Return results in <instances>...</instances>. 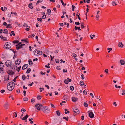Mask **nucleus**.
Returning <instances> with one entry per match:
<instances>
[{
    "instance_id": "1",
    "label": "nucleus",
    "mask_w": 125,
    "mask_h": 125,
    "mask_svg": "<svg viewBox=\"0 0 125 125\" xmlns=\"http://www.w3.org/2000/svg\"><path fill=\"white\" fill-rule=\"evenodd\" d=\"M15 85V84L14 82L12 81L9 82L7 86V89L9 91H11L14 87Z\"/></svg>"
},
{
    "instance_id": "2",
    "label": "nucleus",
    "mask_w": 125,
    "mask_h": 125,
    "mask_svg": "<svg viewBox=\"0 0 125 125\" xmlns=\"http://www.w3.org/2000/svg\"><path fill=\"white\" fill-rule=\"evenodd\" d=\"M11 61L10 60L7 61L5 63V64L7 67H9L10 66V68L11 69H13V68L15 69V65H11Z\"/></svg>"
},
{
    "instance_id": "3",
    "label": "nucleus",
    "mask_w": 125,
    "mask_h": 125,
    "mask_svg": "<svg viewBox=\"0 0 125 125\" xmlns=\"http://www.w3.org/2000/svg\"><path fill=\"white\" fill-rule=\"evenodd\" d=\"M11 46V44L9 42L6 43L4 45V48L5 49H7L10 48Z\"/></svg>"
},
{
    "instance_id": "4",
    "label": "nucleus",
    "mask_w": 125,
    "mask_h": 125,
    "mask_svg": "<svg viewBox=\"0 0 125 125\" xmlns=\"http://www.w3.org/2000/svg\"><path fill=\"white\" fill-rule=\"evenodd\" d=\"M34 55H42V52L41 51H39L35 49L34 52Z\"/></svg>"
},
{
    "instance_id": "5",
    "label": "nucleus",
    "mask_w": 125,
    "mask_h": 125,
    "mask_svg": "<svg viewBox=\"0 0 125 125\" xmlns=\"http://www.w3.org/2000/svg\"><path fill=\"white\" fill-rule=\"evenodd\" d=\"M72 109L74 113H76V114H77L80 113L79 110L76 107H74Z\"/></svg>"
},
{
    "instance_id": "6",
    "label": "nucleus",
    "mask_w": 125,
    "mask_h": 125,
    "mask_svg": "<svg viewBox=\"0 0 125 125\" xmlns=\"http://www.w3.org/2000/svg\"><path fill=\"white\" fill-rule=\"evenodd\" d=\"M43 106V105L40 104H37L35 105V107L36 108L37 110L39 111L40 109Z\"/></svg>"
},
{
    "instance_id": "7",
    "label": "nucleus",
    "mask_w": 125,
    "mask_h": 125,
    "mask_svg": "<svg viewBox=\"0 0 125 125\" xmlns=\"http://www.w3.org/2000/svg\"><path fill=\"white\" fill-rule=\"evenodd\" d=\"M7 72L8 74L10 75H11L14 73V72L12 70H9L8 71H7Z\"/></svg>"
},
{
    "instance_id": "8",
    "label": "nucleus",
    "mask_w": 125,
    "mask_h": 125,
    "mask_svg": "<svg viewBox=\"0 0 125 125\" xmlns=\"http://www.w3.org/2000/svg\"><path fill=\"white\" fill-rule=\"evenodd\" d=\"M9 104L7 103H6L3 106L5 109L7 110Z\"/></svg>"
},
{
    "instance_id": "9",
    "label": "nucleus",
    "mask_w": 125,
    "mask_h": 125,
    "mask_svg": "<svg viewBox=\"0 0 125 125\" xmlns=\"http://www.w3.org/2000/svg\"><path fill=\"white\" fill-rule=\"evenodd\" d=\"M21 62V60H17L15 61V63L16 65H18L20 64Z\"/></svg>"
},
{
    "instance_id": "10",
    "label": "nucleus",
    "mask_w": 125,
    "mask_h": 125,
    "mask_svg": "<svg viewBox=\"0 0 125 125\" xmlns=\"http://www.w3.org/2000/svg\"><path fill=\"white\" fill-rule=\"evenodd\" d=\"M88 113L89 116L91 118H93L94 117V115L93 112H89Z\"/></svg>"
},
{
    "instance_id": "11",
    "label": "nucleus",
    "mask_w": 125,
    "mask_h": 125,
    "mask_svg": "<svg viewBox=\"0 0 125 125\" xmlns=\"http://www.w3.org/2000/svg\"><path fill=\"white\" fill-rule=\"evenodd\" d=\"M50 112V109L48 107L46 106V109H45V110L44 112V113H49Z\"/></svg>"
},
{
    "instance_id": "12",
    "label": "nucleus",
    "mask_w": 125,
    "mask_h": 125,
    "mask_svg": "<svg viewBox=\"0 0 125 125\" xmlns=\"http://www.w3.org/2000/svg\"><path fill=\"white\" fill-rule=\"evenodd\" d=\"M29 116L27 114L26 116L23 117V118H22L21 119L22 120H26L27 118Z\"/></svg>"
},
{
    "instance_id": "13",
    "label": "nucleus",
    "mask_w": 125,
    "mask_h": 125,
    "mask_svg": "<svg viewBox=\"0 0 125 125\" xmlns=\"http://www.w3.org/2000/svg\"><path fill=\"white\" fill-rule=\"evenodd\" d=\"M120 62L121 65H124L125 64V61L122 60H120Z\"/></svg>"
},
{
    "instance_id": "14",
    "label": "nucleus",
    "mask_w": 125,
    "mask_h": 125,
    "mask_svg": "<svg viewBox=\"0 0 125 125\" xmlns=\"http://www.w3.org/2000/svg\"><path fill=\"white\" fill-rule=\"evenodd\" d=\"M28 66V65L27 64H25L22 67V69L24 70Z\"/></svg>"
},
{
    "instance_id": "15",
    "label": "nucleus",
    "mask_w": 125,
    "mask_h": 125,
    "mask_svg": "<svg viewBox=\"0 0 125 125\" xmlns=\"http://www.w3.org/2000/svg\"><path fill=\"white\" fill-rule=\"evenodd\" d=\"M4 65H0V73H1V71H3V69Z\"/></svg>"
},
{
    "instance_id": "16",
    "label": "nucleus",
    "mask_w": 125,
    "mask_h": 125,
    "mask_svg": "<svg viewBox=\"0 0 125 125\" xmlns=\"http://www.w3.org/2000/svg\"><path fill=\"white\" fill-rule=\"evenodd\" d=\"M78 99L77 98H76L73 97H72V100L74 102H75L78 100Z\"/></svg>"
},
{
    "instance_id": "17",
    "label": "nucleus",
    "mask_w": 125,
    "mask_h": 125,
    "mask_svg": "<svg viewBox=\"0 0 125 125\" xmlns=\"http://www.w3.org/2000/svg\"><path fill=\"white\" fill-rule=\"evenodd\" d=\"M16 47V49L17 50H19L20 49L22 48V46L21 44L20 45H18Z\"/></svg>"
},
{
    "instance_id": "18",
    "label": "nucleus",
    "mask_w": 125,
    "mask_h": 125,
    "mask_svg": "<svg viewBox=\"0 0 125 125\" xmlns=\"http://www.w3.org/2000/svg\"><path fill=\"white\" fill-rule=\"evenodd\" d=\"M118 46L122 48L123 46V44L121 42H120L118 44Z\"/></svg>"
},
{
    "instance_id": "19",
    "label": "nucleus",
    "mask_w": 125,
    "mask_h": 125,
    "mask_svg": "<svg viewBox=\"0 0 125 125\" xmlns=\"http://www.w3.org/2000/svg\"><path fill=\"white\" fill-rule=\"evenodd\" d=\"M21 68V66L18 67L17 66H16V69L18 72H19V71L20 69Z\"/></svg>"
},
{
    "instance_id": "20",
    "label": "nucleus",
    "mask_w": 125,
    "mask_h": 125,
    "mask_svg": "<svg viewBox=\"0 0 125 125\" xmlns=\"http://www.w3.org/2000/svg\"><path fill=\"white\" fill-rule=\"evenodd\" d=\"M29 64L30 65H32L33 64L32 62L31 61V60L29 59L28 61Z\"/></svg>"
},
{
    "instance_id": "21",
    "label": "nucleus",
    "mask_w": 125,
    "mask_h": 125,
    "mask_svg": "<svg viewBox=\"0 0 125 125\" xmlns=\"http://www.w3.org/2000/svg\"><path fill=\"white\" fill-rule=\"evenodd\" d=\"M3 32L4 33L8 34V31L7 29H4L3 30Z\"/></svg>"
},
{
    "instance_id": "22",
    "label": "nucleus",
    "mask_w": 125,
    "mask_h": 125,
    "mask_svg": "<svg viewBox=\"0 0 125 125\" xmlns=\"http://www.w3.org/2000/svg\"><path fill=\"white\" fill-rule=\"evenodd\" d=\"M76 15L78 17V19L80 20H81V18H80V17H79V16L80 15V14L79 13H78V12H77V13H76Z\"/></svg>"
},
{
    "instance_id": "23",
    "label": "nucleus",
    "mask_w": 125,
    "mask_h": 125,
    "mask_svg": "<svg viewBox=\"0 0 125 125\" xmlns=\"http://www.w3.org/2000/svg\"><path fill=\"white\" fill-rule=\"evenodd\" d=\"M46 106H45L44 107L42 106V107L41 108V110L43 112H44L45 110V109H46Z\"/></svg>"
},
{
    "instance_id": "24",
    "label": "nucleus",
    "mask_w": 125,
    "mask_h": 125,
    "mask_svg": "<svg viewBox=\"0 0 125 125\" xmlns=\"http://www.w3.org/2000/svg\"><path fill=\"white\" fill-rule=\"evenodd\" d=\"M8 77L7 78V79H5L4 81H5L4 82H5V81H6V82L7 83L8 82V80H9V75H8Z\"/></svg>"
},
{
    "instance_id": "25",
    "label": "nucleus",
    "mask_w": 125,
    "mask_h": 125,
    "mask_svg": "<svg viewBox=\"0 0 125 125\" xmlns=\"http://www.w3.org/2000/svg\"><path fill=\"white\" fill-rule=\"evenodd\" d=\"M11 33H10V36H11L12 35L13 36H14L15 35V34L14 33V31H11Z\"/></svg>"
},
{
    "instance_id": "26",
    "label": "nucleus",
    "mask_w": 125,
    "mask_h": 125,
    "mask_svg": "<svg viewBox=\"0 0 125 125\" xmlns=\"http://www.w3.org/2000/svg\"><path fill=\"white\" fill-rule=\"evenodd\" d=\"M84 106L85 107H87L88 105V104L86 103L85 102H84L83 103Z\"/></svg>"
},
{
    "instance_id": "27",
    "label": "nucleus",
    "mask_w": 125,
    "mask_h": 125,
    "mask_svg": "<svg viewBox=\"0 0 125 125\" xmlns=\"http://www.w3.org/2000/svg\"><path fill=\"white\" fill-rule=\"evenodd\" d=\"M64 110L65 111L64 113L65 114H68L69 113V112L67 110V109H64Z\"/></svg>"
},
{
    "instance_id": "28",
    "label": "nucleus",
    "mask_w": 125,
    "mask_h": 125,
    "mask_svg": "<svg viewBox=\"0 0 125 125\" xmlns=\"http://www.w3.org/2000/svg\"><path fill=\"white\" fill-rule=\"evenodd\" d=\"M6 28H12V26H11L10 24H9L8 25H7Z\"/></svg>"
},
{
    "instance_id": "29",
    "label": "nucleus",
    "mask_w": 125,
    "mask_h": 125,
    "mask_svg": "<svg viewBox=\"0 0 125 125\" xmlns=\"http://www.w3.org/2000/svg\"><path fill=\"white\" fill-rule=\"evenodd\" d=\"M23 26L24 27H28L30 28V27L28 26L27 24H26L25 23H24L23 24Z\"/></svg>"
},
{
    "instance_id": "30",
    "label": "nucleus",
    "mask_w": 125,
    "mask_h": 125,
    "mask_svg": "<svg viewBox=\"0 0 125 125\" xmlns=\"http://www.w3.org/2000/svg\"><path fill=\"white\" fill-rule=\"evenodd\" d=\"M42 1H43L42 0H38L37 2L36 3V4L37 5L39 3H40V2H42Z\"/></svg>"
},
{
    "instance_id": "31",
    "label": "nucleus",
    "mask_w": 125,
    "mask_h": 125,
    "mask_svg": "<svg viewBox=\"0 0 125 125\" xmlns=\"http://www.w3.org/2000/svg\"><path fill=\"white\" fill-rule=\"evenodd\" d=\"M31 69L30 68H29L27 69V71L26 72V73H28L31 72Z\"/></svg>"
},
{
    "instance_id": "32",
    "label": "nucleus",
    "mask_w": 125,
    "mask_h": 125,
    "mask_svg": "<svg viewBox=\"0 0 125 125\" xmlns=\"http://www.w3.org/2000/svg\"><path fill=\"white\" fill-rule=\"evenodd\" d=\"M80 86H83V84L84 83V82L82 81H80Z\"/></svg>"
},
{
    "instance_id": "33",
    "label": "nucleus",
    "mask_w": 125,
    "mask_h": 125,
    "mask_svg": "<svg viewBox=\"0 0 125 125\" xmlns=\"http://www.w3.org/2000/svg\"><path fill=\"white\" fill-rule=\"evenodd\" d=\"M56 113L58 116H59L60 115V113L58 111H56Z\"/></svg>"
},
{
    "instance_id": "34",
    "label": "nucleus",
    "mask_w": 125,
    "mask_h": 125,
    "mask_svg": "<svg viewBox=\"0 0 125 125\" xmlns=\"http://www.w3.org/2000/svg\"><path fill=\"white\" fill-rule=\"evenodd\" d=\"M19 42V41L18 40H15L13 42V43L14 44L15 43H17Z\"/></svg>"
},
{
    "instance_id": "35",
    "label": "nucleus",
    "mask_w": 125,
    "mask_h": 125,
    "mask_svg": "<svg viewBox=\"0 0 125 125\" xmlns=\"http://www.w3.org/2000/svg\"><path fill=\"white\" fill-rule=\"evenodd\" d=\"M37 99L39 100L41 99V96L38 95L37 96Z\"/></svg>"
},
{
    "instance_id": "36",
    "label": "nucleus",
    "mask_w": 125,
    "mask_h": 125,
    "mask_svg": "<svg viewBox=\"0 0 125 125\" xmlns=\"http://www.w3.org/2000/svg\"><path fill=\"white\" fill-rule=\"evenodd\" d=\"M64 82L66 84H68V81L66 79H65V80H64Z\"/></svg>"
},
{
    "instance_id": "37",
    "label": "nucleus",
    "mask_w": 125,
    "mask_h": 125,
    "mask_svg": "<svg viewBox=\"0 0 125 125\" xmlns=\"http://www.w3.org/2000/svg\"><path fill=\"white\" fill-rule=\"evenodd\" d=\"M70 89L72 91H73L74 90V88L73 86H71L70 87Z\"/></svg>"
},
{
    "instance_id": "38",
    "label": "nucleus",
    "mask_w": 125,
    "mask_h": 125,
    "mask_svg": "<svg viewBox=\"0 0 125 125\" xmlns=\"http://www.w3.org/2000/svg\"><path fill=\"white\" fill-rule=\"evenodd\" d=\"M22 78L23 80H24L26 78L25 76L24 75H23L22 76Z\"/></svg>"
},
{
    "instance_id": "39",
    "label": "nucleus",
    "mask_w": 125,
    "mask_h": 125,
    "mask_svg": "<svg viewBox=\"0 0 125 125\" xmlns=\"http://www.w3.org/2000/svg\"><path fill=\"white\" fill-rule=\"evenodd\" d=\"M75 8V7L74 5L72 6V11H73L74 10V9Z\"/></svg>"
},
{
    "instance_id": "40",
    "label": "nucleus",
    "mask_w": 125,
    "mask_h": 125,
    "mask_svg": "<svg viewBox=\"0 0 125 125\" xmlns=\"http://www.w3.org/2000/svg\"><path fill=\"white\" fill-rule=\"evenodd\" d=\"M47 11L48 12V14L49 13V14H50L51 13V11L50 9H47Z\"/></svg>"
},
{
    "instance_id": "41",
    "label": "nucleus",
    "mask_w": 125,
    "mask_h": 125,
    "mask_svg": "<svg viewBox=\"0 0 125 125\" xmlns=\"http://www.w3.org/2000/svg\"><path fill=\"white\" fill-rule=\"evenodd\" d=\"M69 118V117H63V119H65L66 121H68V119Z\"/></svg>"
},
{
    "instance_id": "42",
    "label": "nucleus",
    "mask_w": 125,
    "mask_h": 125,
    "mask_svg": "<svg viewBox=\"0 0 125 125\" xmlns=\"http://www.w3.org/2000/svg\"><path fill=\"white\" fill-rule=\"evenodd\" d=\"M112 5L113 6H116L117 5V4L115 3V1H113L112 2Z\"/></svg>"
},
{
    "instance_id": "43",
    "label": "nucleus",
    "mask_w": 125,
    "mask_h": 125,
    "mask_svg": "<svg viewBox=\"0 0 125 125\" xmlns=\"http://www.w3.org/2000/svg\"><path fill=\"white\" fill-rule=\"evenodd\" d=\"M37 20L38 21H40L41 22H42V19L41 18H37Z\"/></svg>"
},
{
    "instance_id": "44",
    "label": "nucleus",
    "mask_w": 125,
    "mask_h": 125,
    "mask_svg": "<svg viewBox=\"0 0 125 125\" xmlns=\"http://www.w3.org/2000/svg\"><path fill=\"white\" fill-rule=\"evenodd\" d=\"M24 101H27L28 100V99L27 97H24L23 99Z\"/></svg>"
},
{
    "instance_id": "45",
    "label": "nucleus",
    "mask_w": 125,
    "mask_h": 125,
    "mask_svg": "<svg viewBox=\"0 0 125 125\" xmlns=\"http://www.w3.org/2000/svg\"><path fill=\"white\" fill-rule=\"evenodd\" d=\"M28 7H29V8L32 9L33 8V6L32 5H29Z\"/></svg>"
},
{
    "instance_id": "46",
    "label": "nucleus",
    "mask_w": 125,
    "mask_h": 125,
    "mask_svg": "<svg viewBox=\"0 0 125 125\" xmlns=\"http://www.w3.org/2000/svg\"><path fill=\"white\" fill-rule=\"evenodd\" d=\"M18 76H16V77H15L14 78V79L13 80V81L15 82H16V79L18 77Z\"/></svg>"
},
{
    "instance_id": "47",
    "label": "nucleus",
    "mask_w": 125,
    "mask_h": 125,
    "mask_svg": "<svg viewBox=\"0 0 125 125\" xmlns=\"http://www.w3.org/2000/svg\"><path fill=\"white\" fill-rule=\"evenodd\" d=\"M21 41H24L25 42H26L27 43L28 42V41L26 40H24L23 39H22Z\"/></svg>"
},
{
    "instance_id": "48",
    "label": "nucleus",
    "mask_w": 125,
    "mask_h": 125,
    "mask_svg": "<svg viewBox=\"0 0 125 125\" xmlns=\"http://www.w3.org/2000/svg\"><path fill=\"white\" fill-rule=\"evenodd\" d=\"M55 61L56 63H58L59 62V60H58V59H55Z\"/></svg>"
},
{
    "instance_id": "49",
    "label": "nucleus",
    "mask_w": 125,
    "mask_h": 125,
    "mask_svg": "<svg viewBox=\"0 0 125 125\" xmlns=\"http://www.w3.org/2000/svg\"><path fill=\"white\" fill-rule=\"evenodd\" d=\"M81 77H82V79L83 80L84 79V76L83 74H82L81 75Z\"/></svg>"
},
{
    "instance_id": "50",
    "label": "nucleus",
    "mask_w": 125,
    "mask_h": 125,
    "mask_svg": "<svg viewBox=\"0 0 125 125\" xmlns=\"http://www.w3.org/2000/svg\"><path fill=\"white\" fill-rule=\"evenodd\" d=\"M75 25H78L80 24V23L79 21L77 22H75Z\"/></svg>"
},
{
    "instance_id": "51",
    "label": "nucleus",
    "mask_w": 125,
    "mask_h": 125,
    "mask_svg": "<svg viewBox=\"0 0 125 125\" xmlns=\"http://www.w3.org/2000/svg\"><path fill=\"white\" fill-rule=\"evenodd\" d=\"M113 104L115 106H116L117 105V104H116V102H114L113 103Z\"/></svg>"
},
{
    "instance_id": "52",
    "label": "nucleus",
    "mask_w": 125,
    "mask_h": 125,
    "mask_svg": "<svg viewBox=\"0 0 125 125\" xmlns=\"http://www.w3.org/2000/svg\"><path fill=\"white\" fill-rule=\"evenodd\" d=\"M73 55L74 58L76 57L77 56L74 53H73Z\"/></svg>"
},
{
    "instance_id": "53",
    "label": "nucleus",
    "mask_w": 125,
    "mask_h": 125,
    "mask_svg": "<svg viewBox=\"0 0 125 125\" xmlns=\"http://www.w3.org/2000/svg\"><path fill=\"white\" fill-rule=\"evenodd\" d=\"M16 92L18 93H19L20 92V90L19 89H18L16 90Z\"/></svg>"
},
{
    "instance_id": "54",
    "label": "nucleus",
    "mask_w": 125,
    "mask_h": 125,
    "mask_svg": "<svg viewBox=\"0 0 125 125\" xmlns=\"http://www.w3.org/2000/svg\"><path fill=\"white\" fill-rule=\"evenodd\" d=\"M50 56L51 58V60L52 61H53V58L54 57V56H53V57H52V56L51 55H50Z\"/></svg>"
},
{
    "instance_id": "55",
    "label": "nucleus",
    "mask_w": 125,
    "mask_h": 125,
    "mask_svg": "<svg viewBox=\"0 0 125 125\" xmlns=\"http://www.w3.org/2000/svg\"><path fill=\"white\" fill-rule=\"evenodd\" d=\"M46 17V15H43L42 17V18L43 19H45Z\"/></svg>"
},
{
    "instance_id": "56",
    "label": "nucleus",
    "mask_w": 125,
    "mask_h": 125,
    "mask_svg": "<svg viewBox=\"0 0 125 125\" xmlns=\"http://www.w3.org/2000/svg\"><path fill=\"white\" fill-rule=\"evenodd\" d=\"M56 69L58 70H61V69L60 68H59V66H57L56 67Z\"/></svg>"
},
{
    "instance_id": "57",
    "label": "nucleus",
    "mask_w": 125,
    "mask_h": 125,
    "mask_svg": "<svg viewBox=\"0 0 125 125\" xmlns=\"http://www.w3.org/2000/svg\"><path fill=\"white\" fill-rule=\"evenodd\" d=\"M59 52V50H56L54 52L55 53H58Z\"/></svg>"
},
{
    "instance_id": "58",
    "label": "nucleus",
    "mask_w": 125,
    "mask_h": 125,
    "mask_svg": "<svg viewBox=\"0 0 125 125\" xmlns=\"http://www.w3.org/2000/svg\"><path fill=\"white\" fill-rule=\"evenodd\" d=\"M23 87L24 89H27V87H26L24 85H23Z\"/></svg>"
},
{
    "instance_id": "59",
    "label": "nucleus",
    "mask_w": 125,
    "mask_h": 125,
    "mask_svg": "<svg viewBox=\"0 0 125 125\" xmlns=\"http://www.w3.org/2000/svg\"><path fill=\"white\" fill-rule=\"evenodd\" d=\"M5 92V91L4 90H1L0 91V92L1 93H3Z\"/></svg>"
},
{
    "instance_id": "60",
    "label": "nucleus",
    "mask_w": 125,
    "mask_h": 125,
    "mask_svg": "<svg viewBox=\"0 0 125 125\" xmlns=\"http://www.w3.org/2000/svg\"><path fill=\"white\" fill-rule=\"evenodd\" d=\"M22 111H23V112H25L26 111V110L23 108H22L21 109V112Z\"/></svg>"
},
{
    "instance_id": "61",
    "label": "nucleus",
    "mask_w": 125,
    "mask_h": 125,
    "mask_svg": "<svg viewBox=\"0 0 125 125\" xmlns=\"http://www.w3.org/2000/svg\"><path fill=\"white\" fill-rule=\"evenodd\" d=\"M45 87H47V88L48 89H49V86L47 84H45Z\"/></svg>"
},
{
    "instance_id": "62",
    "label": "nucleus",
    "mask_w": 125,
    "mask_h": 125,
    "mask_svg": "<svg viewBox=\"0 0 125 125\" xmlns=\"http://www.w3.org/2000/svg\"><path fill=\"white\" fill-rule=\"evenodd\" d=\"M3 41H7L6 38L5 37H4V38H3Z\"/></svg>"
},
{
    "instance_id": "63",
    "label": "nucleus",
    "mask_w": 125,
    "mask_h": 125,
    "mask_svg": "<svg viewBox=\"0 0 125 125\" xmlns=\"http://www.w3.org/2000/svg\"><path fill=\"white\" fill-rule=\"evenodd\" d=\"M104 71L106 73H108V70L107 69L105 70Z\"/></svg>"
},
{
    "instance_id": "64",
    "label": "nucleus",
    "mask_w": 125,
    "mask_h": 125,
    "mask_svg": "<svg viewBox=\"0 0 125 125\" xmlns=\"http://www.w3.org/2000/svg\"><path fill=\"white\" fill-rule=\"evenodd\" d=\"M31 101L32 102H35V99L33 98L31 100Z\"/></svg>"
}]
</instances>
